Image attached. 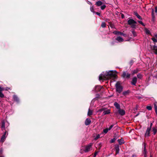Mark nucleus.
I'll return each instance as SVG.
<instances>
[{
    "instance_id": "nucleus-1",
    "label": "nucleus",
    "mask_w": 157,
    "mask_h": 157,
    "mask_svg": "<svg viewBox=\"0 0 157 157\" xmlns=\"http://www.w3.org/2000/svg\"><path fill=\"white\" fill-rule=\"evenodd\" d=\"M117 73L116 71H109L105 72H103L99 76V80H106L110 78V77H113L116 78V74Z\"/></svg>"
},
{
    "instance_id": "nucleus-2",
    "label": "nucleus",
    "mask_w": 157,
    "mask_h": 157,
    "mask_svg": "<svg viewBox=\"0 0 157 157\" xmlns=\"http://www.w3.org/2000/svg\"><path fill=\"white\" fill-rule=\"evenodd\" d=\"M115 86L116 89V91L120 93L122 90L123 88L120 85V83L119 82H118L116 84Z\"/></svg>"
},
{
    "instance_id": "nucleus-3",
    "label": "nucleus",
    "mask_w": 157,
    "mask_h": 157,
    "mask_svg": "<svg viewBox=\"0 0 157 157\" xmlns=\"http://www.w3.org/2000/svg\"><path fill=\"white\" fill-rule=\"evenodd\" d=\"M128 25H131L132 28H135L136 27V22L132 19H130L128 21Z\"/></svg>"
},
{
    "instance_id": "nucleus-4",
    "label": "nucleus",
    "mask_w": 157,
    "mask_h": 157,
    "mask_svg": "<svg viewBox=\"0 0 157 157\" xmlns=\"http://www.w3.org/2000/svg\"><path fill=\"white\" fill-rule=\"evenodd\" d=\"M121 76L124 78H129L130 77V74L127 71H123Z\"/></svg>"
},
{
    "instance_id": "nucleus-5",
    "label": "nucleus",
    "mask_w": 157,
    "mask_h": 157,
    "mask_svg": "<svg viewBox=\"0 0 157 157\" xmlns=\"http://www.w3.org/2000/svg\"><path fill=\"white\" fill-rule=\"evenodd\" d=\"M93 145L92 143H90L85 147V151L86 152H88L90 151L91 149V146Z\"/></svg>"
},
{
    "instance_id": "nucleus-6",
    "label": "nucleus",
    "mask_w": 157,
    "mask_h": 157,
    "mask_svg": "<svg viewBox=\"0 0 157 157\" xmlns=\"http://www.w3.org/2000/svg\"><path fill=\"white\" fill-rule=\"evenodd\" d=\"M137 82V78L136 77H133L132 79L131 84L133 85H136V84Z\"/></svg>"
},
{
    "instance_id": "nucleus-7",
    "label": "nucleus",
    "mask_w": 157,
    "mask_h": 157,
    "mask_svg": "<svg viewBox=\"0 0 157 157\" xmlns=\"http://www.w3.org/2000/svg\"><path fill=\"white\" fill-rule=\"evenodd\" d=\"M119 113L121 116L124 115L125 114V111L123 109H119L118 110Z\"/></svg>"
},
{
    "instance_id": "nucleus-8",
    "label": "nucleus",
    "mask_w": 157,
    "mask_h": 157,
    "mask_svg": "<svg viewBox=\"0 0 157 157\" xmlns=\"http://www.w3.org/2000/svg\"><path fill=\"white\" fill-rule=\"evenodd\" d=\"M113 33L116 35H122L125 36H126V34H124L122 33L119 31H114L113 32Z\"/></svg>"
},
{
    "instance_id": "nucleus-9",
    "label": "nucleus",
    "mask_w": 157,
    "mask_h": 157,
    "mask_svg": "<svg viewBox=\"0 0 157 157\" xmlns=\"http://www.w3.org/2000/svg\"><path fill=\"white\" fill-rule=\"evenodd\" d=\"M151 130L150 128H147L145 134V137H148L150 136V132Z\"/></svg>"
},
{
    "instance_id": "nucleus-10",
    "label": "nucleus",
    "mask_w": 157,
    "mask_h": 157,
    "mask_svg": "<svg viewBox=\"0 0 157 157\" xmlns=\"http://www.w3.org/2000/svg\"><path fill=\"white\" fill-rule=\"evenodd\" d=\"M4 90V89L3 88H2L0 87V97L2 98L4 97V95L2 93V91Z\"/></svg>"
},
{
    "instance_id": "nucleus-11",
    "label": "nucleus",
    "mask_w": 157,
    "mask_h": 157,
    "mask_svg": "<svg viewBox=\"0 0 157 157\" xmlns=\"http://www.w3.org/2000/svg\"><path fill=\"white\" fill-rule=\"evenodd\" d=\"M91 122V120L90 119L87 118L85 121V124L86 125H88L90 124Z\"/></svg>"
},
{
    "instance_id": "nucleus-12",
    "label": "nucleus",
    "mask_w": 157,
    "mask_h": 157,
    "mask_svg": "<svg viewBox=\"0 0 157 157\" xmlns=\"http://www.w3.org/2000/svg\"><path fill=\"white\" fill-rule=\"evenodd\" d=\"M116 40L118 41L119 42H121L123 41L124 39L121 37L118 36L117 37Z\"/></svg>"
},
{
    "instance_id": "nucleus-13",
    "label": "nucleus",
    "mask_w": 157,
    "mask_h": 157,
    "mask_svg": "<svg viewBox=\"0 0 157 157\" xmlns=\"http://www.w3.org/2000/svg\"><path fill=\"white\" fill-rule=\"evenodd\" d=\"M153 49L155 54L157 55V46H154L153 47Z\"/></svg>"
},
{
    "instance_id": "nucleus-14",
    "label": "nucleus",
    "mask_w": 157,
    "mask_h": 157,
    "mask_svg": "<svg viewBox=\"0 0 157 157\" xmlns=\"http://www.w3.org/2000/svg\"><path fill=\"white\" fill-rule=\"evenodd\" d=\"M114 105L115 107L118 109H119L120 108V105L117 102H115L114 104Z\"/></svg>"
},
{
    "instance_id": "nucleus-15",
    "label": "nucleus",
    "mask_w": 157,
    "mask_h": 157,
    "mask_svg": "<svg viewBox=\"0 0 157 157\" xmlns=\"http://www.w3.org/2000/svg\"><path fill=\"white\" fill-rule=\"evenodd\" d=\"M1 128L2 130H4L5 129V123L3 121L2 122Z\"/></svg>"
},
{
    "instance_id": "nucleus-16",
    "label": "nucleus",
    "mask_w": 157,
    "mask_h": 157,
    "mask_svg": "<svg viewBox=\"0 0 157 157\" xmlns=\"http://www.w3.org/2000/svg\"><path fill=\"white\" fill-rule=\"evenodd\" d=\"M110 113V110L108 109L107 110L104 111L103 112V114H104V115H105L106 114H109Z\"/></svg>"
},
{
    "instance_id": "nucleus-17",
    "label": "nucleus",
    "mask_w": 157,
    "mask_h": 157,
    "mask_svg": "<svg viewBox=\"0 0 157 157\" xmlns=\"http://www.w3.org/2000/svg\"><path fill=\"white\" fill-rule=\"evenodd\" d=\"M102 4V2L100 1L97 2L95 3V5L97 6H100Z\"/></svg>"
},
{
    "instance_id": "nucleus-18",
    "label": "nucleus",
    "mask_w": 157,
    "mask_h": 157,
    "mask_svg": "<svg viewBox=\"0 0 157 157\" xmlns=\"http://www.w3.org/2000/svg\"><path fill=\"white\" fill-rule=\"evenodd\" d=\"M134 15H136L137 17L139 19H142V18L140 16L137 12H134Z\"/></svg>"
},
{
    "instance_id": "nucleus-19",
    "label": "nucleus",
    "mask_w": 157,
    "mask_h": 157,
    "mask_svg": "<svg viewBox=\"0 0 157 157\" xmlns=\"http://www.w3.org/2000/svg\"><path fill=\"white\" fill-rule=\"evenodd\" d=\"M130 92V91L128 90L126 91H125L123 92V94L125 96H126L129 94Z\"/></svg>"
},
{
    "instance_id": "nucleus-20",
    "label": "nucleus",
    "mask_w": 157,
    "mask_h": 157,
    "mask_svg": "<svg viewBox=\"0 0 157 157\" xmlns=\"http://www.w3.org/2000/svg\"><path fill=\"white\" fill-rule=\"evenodd\" d=\"M144 31L146 34H151L150 32L147 29L145 28L144 29Z\"/></svg>"
},
{
    "instance_id": "nucleus-21",
    "label": "nucleus",
    "mask_w": 157,
    "mask_h": 157,
    "mask_svg": "<svg viewBox=\"0 0 157 157\" xmlns=\"http://www.w3.org/2000/svg\"><path fill=\"white\" fill-rule=\"evenodd\" d=\"M93 114V111L92 110L89 109L87 113V115L88 116H90Z\"/></svg>"
},
{
    "instance_id": "nucleus-22",
    "label": "nucleus",
    "mask_w": 157,
    "mask_h": 157,
    "mask_svg": "<svg viewBox=\"0 0 157 157\" xmlns=\"http://www.w3.org/2000/svg\"><path fill=\"white\" fill-rule=\"evenodd\" d=\"M6 136H4L3 135L1 138V141L2 142H4L6 139Z\"/></svg>"
},
{
    "instance_id": "nucleus-23",
    "label": "nucleus",
    "mask_w": 157,
    "mask_h": 157,
    "mask_svg": "<svg viewBox=\"0 0 157 157\" xmlns=\"http://www.w3.org/2000/svg\"><path fill=\"white\" fill-rule=\"evenodd\" d=\"M146 153H147V151H146V150L145 146H144V150L143 152V154L144 155H146Z\"/></svg>"
},
{
    "instance_id": "nucleus-24",
    "label": "nucleus",
    "mask_w": 157,
    "mask_h": 157,
    "mask_svg": "<svg viewBox=\"0 0 157 157\" xmlns=\"http://www.w3.org/2000/svg\"><path fill=\"white\" fill-rule=\"evenodd\" d=\"M138 71V70L137 69L134 70L132 71V75H134V74L137 73Z\"/></svg>"
},
{
    "instance_id": "nucleus-25",
    "label": "nucleus",
    "mask_w": 157,
    "mask_h": 157,
    "mask_svg": "<svg viewBox=\"0 0 157 157\" xmlns=\"http://www.w3.org/2000/svg\"><path fill=\"white\" fill-rule=\"evenodd\" d=\"M13 98L14 100L16 101H18V98L17 97V96L15 95H14L13 96Z\"/></svg>"
},
{
    "instance_id": "nucleus-26",
    "label": "nucleus",
    "mask_w": 157,
    "mask_h": 157,
    "mask_svg": "<svg viewBox=\"0 0 157 157\" xmlns=\"http://www.w3.org/2000/svg\"><path fill=\"white\" fill-rule=\"evenodd\" d=\"M137 77L138 78L141 79L142 78L143 76L142 75L139 74L137 75Z\"/></svg>"
},
{
    "instance_id": "nucleus-27",
    "label": "nucleus",
    "mask_w": 157,
    "mask_h": 157,
    "mask_svg": "<svg viewBox=\"0 0 157 157\" xmlns=\"http://www.w3.org/2000/svg\"><path fill=\"white\" fill-rule=\"evenodd\" d=\"M94 140H96L98 139L100 137V135L99 134L97 135L95 137L94 136Z\"/></svg>"
},
{
    "instance_id": "nucleus-28",
    "label": "nucleus",
    "mask_w": 157,
    "mask_h": 157,
    "mask_svg": "<svg viewBox=\"0 0 157 157\" xmlns=\"http://www.w3.org/2000/svg\"><path fill=\"white\" fill-rule=\"evenodd\" d=\"M152 132H153L154 134L155 135L157 132V129L155 128H152Z\"/></svg>"
},
{
    "instance_id": "nucleus-29",
    "label": "nucleus",
    "mask_w": 157,
    "mask_h": 157,
    "mask_svg": "<svg viewBox=\"0 0 157 157\" xmlns=\"http://www.w3.org/2000/svg\"><path fill=\"white\" fill-rule=\"evenodd\" d=\"M101 26L102 28H105L106 27V24L105 22H102L101 25Z\"/></svg>"
},
{
    "instance_id": "nucleus-30",
    "label": "nucleus",
    "mask_w": 157,
    "mask_h": 157,
    "mask_svg": "<svg viewBox=\"0 0 157 157\" xmlns=\"http://www.w3.org/2000/svg\"><path fill=\"white\" fill-rule=\"evenodd\" d=\"M154 107L155 109V112L156 114L157 115V106L155 104H154Z\"/></svg>"
},
{
    "instance_id": "nucleus-31",
    "label": "nucleus",
    "mask_w": 157,
    "mask_h": 157,
    "mask_svg": "<svg viewBox=\"0 0 157 157\" xmlns=\"http://www.w3.org/2000/svg\"><path fill=\"white\" fill-rule=\"evenodd\" d=\"M116 154H117L119 153V148L118 147L116 148Z\"/></svg>"
},
{
    "instance_id": "nucleus-32",
    "label": "nucleus",
    "mask_w": 157,
    "mask_h": 157,
    "mask_svg": "<svg viewBox=\"0 0 157 157\" xmlns=\"http://www.w3.org/2000/svg\"><path fill=\"white\" fill-rule=\"evenodd\" d=\"M152 40L154 42H157V39H156L155 37H152L151 38Z\"/></svg>"
},
{
    "instance_id": "nucleus-33",
    "label": "nucleus",
    "mask_w": 157,
    "mask_h": 157,
    "mask_svg": "<svg viewBox=\"0 0 157 157\" xmlns=\"http://www.w3.org/2000/svg\"><path fill=\"white\" fill-rule=\"evenodd\" d=\"M108 131H109V130L108 129V128H107L104 129L103 131V132L105 133L106 134L108 132Z\"/></svg>"
},
{
    "instance_id": "nucleus-34",
    "label": "nucleus",
    "mask_w": 157,
    "mask_h": 157,
    "mask_svg": "<svg viewBox=\"0 0 157 157\" xmlns=\"http://www.w3.org/2000/svg\"><path fill=\"white\" fill-rule=\"evenodd\" d=\"M146 108L147 109L149 110H150L152 109L151 106H147Z\"/></svg>"
},
{
    "instance_id": "nucleus-35",
    "label": "nucleus",
    "mask_w": 157,
    "mask_h": 157,
    "mask_svg": "<svg viewBox=\"0 0 157 157\" xmlns=\"http://www.w3.org/2000/svg\"><path fill=\"white\" fill-rule=\"evenodd\" d=\"M105 7H106V6L104 5L101 6V9L102 10H104L105 8Z\"/></svg>"
},
{
    "instance_id": "nucleus-36",
    "label": "nucleus",
    "mask_w": 157,
    "mask_h": 157,
    "mask_svg": "<svg viewBox=\"0 0 157 157\" xmlns=\"http://www.w3.org/2000/svg\"><path fill=\"white\" fill-rule=\"evenodd\" d=\"M90 10L93 13H95V12L94 11V7L93 6H92L91 7H90Z\"/></svg>"
},
{
    "instance_id": "nucleus-37",
    "label": "nucleus",
    "mask_w": 157,
    "mask_h": 157,
    "mask_svg": "<svg viewBox=\"0 0 157 157\" xmlns=\"http://www.w3.org/2000/svg\"><path fill=\"white\" fill-rule=\"evenodd\" d=\"M104 110V108H102V109H100L98 110L97 111V112H102V111H103Z\"/></svg>"
},
{
    "instance_id": "nucleus-38",
    "label": "nucleus",
    "mask_w": 157,
    "mask_h": 157,
    "mask_svg": "<svg viewBox=\"0 0 157 157\" xmlns=\"http://www.w3.org/2000/svg\"><path fill=\"white\" fill-rule=\"evenodd\" d=\"M113 126H114L113 124L111 125L110 126V127L108 128L109 131L113 127Z\"/></svg>"
},
{
    "instance_id": "nucleus-39",
    "label": "nucleus",
    "mask_w": 157,
    "mask_h": 157,
    "mask_svg": "<svg viewBox=\"0 0 157 157\" xmlns=\"http://www.w3.org/2000/svg\"><path fill=\"white\" fill-rule=\"evenodd\" d=\"M115 140H116L115 139L113 138L111 140L110 142L111 143H113L115 142Z\"/></svg>"
},
{
    "instance_id": "nucleus-40",
    "label": "nucleus",
    "mask_w": 157,
    "mask_h": 157,
    "mask_svg": "<svg viewBox=\"0 0 157 157\" xmlns=\"http://www.w3.org/2000/svg\"><path fill=\"white\" fill-rule=\"evenodd\" d=\"M138 22L139 23H140V24H141V25H143V26H144V23H143V22H142L141 21H138Z\"/></svg>"
},
{
    "instance_id": "nucleus-41",
    "label": "nucleus",
    "mask_w": 157,
    "mask_h": 157,
    "mask_svg": "<svg viewBox=\"0 0 157 157\" xmlns=\"http://www.w3.org/2000/svg\"><path fill=\"white\" fill-rule=\"evenodd\" d=\"M110 27L112 28H114V26L113 25L111 24L110 25Z\"/></svg>"
},
{
    "instance_id": "nucleus-42",
    "label": "nucleus",
    "mask_w": 157,
    "mask_h": 157,
    "mask_svg": "<svg viewBox=\"0 0 157 157\" xmlns=\"http://www.w3.org/2000/svg\"><path fill=\"white\" fill-rule=\"evenodd\" d=\"M2 153V148L0 149V155Z\"/></svg>"
},
{
    "instance_id": "nucleus-43",
    "label": "nucleus",
    "mask_w": 157,
    "mask_h": 157,
    "mask_svg": "<svg viewBox=\"0 0 157 157\" xmlns=\"http://www.w3.org/2000/svg\"><path fill=\"white\" fill-rule=\"evenodd\" d=\"M152 125V123H151L150 126L149 127H148L147 128H150V129H151Z\"/></svg>"
},
{
    "instance_id": "nucleus-44",
    "label": "nucleus",
    "mask_w": 157,
    "mask_h": 157,
    "mask_svg": "<svg viewBox=\"0 0 157 157\" xmlns=\"http://www.w3.org/2000/svg\"><path fill=\"white\" fill-rule=\"evenodd\" d=\"M121 140H118L119 143L121 144L123 143V142H121V143L120 142V141H121Z\"/></svg>"
},
{
    "instance_id": "nucleus-45",
    "label": "nucleus",
    "mask_w": 157,
    "mask_h": 157,
    "mask_svg": "<svg viewBox=\"0 0 157 157\" xmlns=\"http://www.w3.org/2000/svg\"><path fill=\"white\" fill-rule=\"evenodd\" d=\"M155 12L156 13H157V6L155 7Z\"/></svg>"
},
{
    "instance_id": "nucleus-46",
    "label": "nucleus",
    "mask_w": 157,
    "mask_h": 157,
    "mask_svg": "<svg viewBox=\"0 0 157 157\" xmlns=\"http://www.w3.org/2000/svg\"><path fill=\"white\" fill-rule=\"evenodd\" d=\"M6 134H7V132H6L4 133V134H3V136H6Z\"/></svg>"
},
{
    "instance_id": "nucleus-47",
    "label": "nucleus",
    "mask_w": 157,
    "mask_h": 157,
    "mask_svg": "<svg viewBox=\"0 0 157 157\" xmlns=\"http://www.w3.org/2000/svg\"><path fill=\"white\" fill-rule=\"evenodd\" d=\"M95 13H96V14H97L98 15H99V16H100V13H98V12H95Z\"/></svg>"
},
{
    "instance_id": "nucleus-48",
    "label": "nucleus",
    "mask_w": 157,
    "mask_h": 157,
    "mask_svg": "<svg viewBox=\"0 0 157 157\" xmlns=\"http://www.w3.org/2000/svg\"><path fill=\"white\" fill-rule=\"evenodd\" d=\"M152 17L153 18L154 17V12H153V11H152Z\"/></svg>"
},
{
    "instance_id": "nucleus-49",
    "label": "nucleus",
    "mask_w": 157,
    "mask_h": 157,
    "mask_svg": "<svg viewBox=\"0 0 157 157\" xmlns=\"http://www.w3.org/2000/svg\"><path fill=\"white\" fill-rule=\"evenodd\" d=\"M132 157H136V155L135 154H134L132 155Z\"/></svg>"
},
{
    "instance_id": "nucleus-50",
    "label": "nucleus",
    "mask_w": 157,
    "mask_h": 157,
    "mask_svg": "<svg viewBox=\"0 0 157 157\" xmlns=\"http://www.w3.org/2000/svg\"><path fill=\"white\" fill-rule=\"evenodd\" d=\"M10 88H6L5 89V90H8L9 89H10Z\"/></svg>"
},
{
    "instance_id": "nucleus-51",
    "label": "nucleus",
    "mask_w": 157,
    "mask_h": 157,
    "mask_svg": "<svg viewBox=\"0 0 157 157\" xmlns=\"http://www.w3.org/2000/svg\"><path fill=\"white\" fill-rule=\"evenodd\" d=\"M154 37L157 39V34L155 35Z\"/></svg>"
},
{
    "instance_id": "nucleus-52",
    "label": "nucleus",
    "mask_w": 157,
    "mask_h": 157,
    "mask_svg": "<svg viewBox=\"0 0 157 157\" xmlns=\"http://www.w3.org/2000/svg\"><path fill=\"white\" fill-rule=\"evenodd\" d=\"M121 17L122 18H123L124 17V15L122 14V15Z\"/></svg>"
},
{
    "instance_id": "nucleus-53",
    "label": "nucleus",
    "mask_w": 157,
    "mask_h": 157,
    "mask_svg": "<svg viewBox=\"0 0 157 157\" xmlns=\"http://www.w3.org/2000/svg\"><path fill=\"white\" fill-rule=\"evenodd\" d=\"M97 152H95V153H94V156H95L97 154Z\"/></svg>"
},
{
    "instance_id": "nucleus-54",
    "label": "nucleus",
    "mask_w": 157,
    "mask_h": 157,
    "mask_svg": "<svg viewBox=\"0 0 157 157\" xmlns=\"http://www.w3.org/2000/svg\"><path fill=\"white\" fill-rule=\"evenodd\" d=\"M144 157H147V155H144Z\"/></svg>"
},
{
    "instance_id": "nucleus-55",
    "label": "nucleus",
    "mask_w": 157,
    "mask_h": 157,
    "mask_svg": "<svg viewBox=\"0 0 157 157\" xmlns=\"http://www.w3.org/2000/svg\"><path fill=\"white\" fill-rule=\"evenodd\" d=\"M0 157H4L3 156H0Z\"/></svg>"
},
{
    "instance_id": "nucleus-56",
    "label": "nucleus",
    "mask_w": 157,
    "mask_h": 157,
    "mask_svg": "<svg viewBox=\"0 0 157 157\" xmlns=\"http://www.w3.org/2000/svg\"><path fill=\"white\" fill-rule=\"evenodd\" d=\"M150 157H152V156L151 155Z\"/></svg>"
}]
</instances>
